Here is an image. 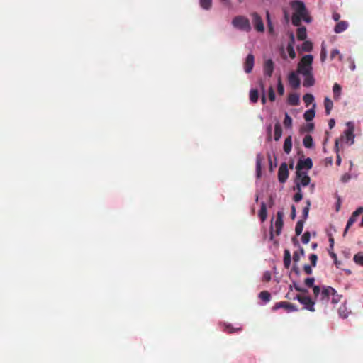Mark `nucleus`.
I'll return each instance as SVG.
<instances>
[{
	"label": "nucleus",
	"instance_id": "b1692460",
	"mask_svg": "<svg viewBox=\"0 0 363 363\" xmlns=\"http://www.w3.org/2000/svg\"><path fill=\"white\" fill-rule=\"evenodd\" d=\"M284 150L286 154H289L291 151L292 148V138L291 136H288L284 143Z\"/></svg>",
	"mask_w": 363,
	"mask_h": 363
},
{
	"label": "nucleus",
	"instance_id": "7c9ffc66",
	"mask_svg": "<svg viewBox=\"0 0 363 363\" xmlns=\"http://www.w3.org/2000/svg\"><path fill=\"white\" fill-rule=\"evenodd\" d=\"M294 189L297 190V193L294 196L293 199L295 202H298L303 199V194L301 193L300 183H298V182L296 183V186L294 188Z\"/></svg>",
	"mask_w": 363,
	"mask_h": 363
},
{
	"label": "nucleus",
	"instance_id": "4c0bfd02",
	"mask_svg": "<svg viewBox=\"0 0 363 363\" xmlns=\"http://www.w3.org/2000/svg\"><path fill=\"white\" fill-rule=\"evenodd\" d=\"M200 6L205 10H209L212 6V0H200Z\"/></svg>",
	"mask_w": 363,
	"mask_h": 363
},
{
	"label": "nucleus",
	"instance_id": "13d9d810",
	"mask_svg": "<svg viewBox=\"0 0 363 363\" xmlns=\"http://www.w3.org/2000/svg\"><path fill=\"white\" fill-rule=\"evenodd\" d=\"M303 270L308 275L311 274L312 272H313L311 267L310 265H308V264H305L304 265Z\"/></svg>",
	"mask_w": 363,
	"mask_h": 363
},
{
	"label": "nucleus",
	"instance_id": "f3484780",
	"mask_svg": "<svg viewBox=\"0 0 363 363\" xmlns=\"http://www.w3.org/2000/svg\"><path fill=\"white\" fill-rule=\"evenodd\" d=\"M304 79L303 82V86L304 87H311L315 84V80L313 77V72H311L307 74H303Z\"/></svg>",
	"mask_w": 363,
	"mask_h": 363
},
{
	"label": "nucleus",
	"instance_id": "ddd939ff",
	"mask_svg": "<svg viewBox=\"0 0 363 363\" xmlns=\"http://www.w3.org/2000/svg\"><path fill=\"white\" fill-rule=\"evenodd\" d=\"M347 129L345 130V140L347 143H354V125L352 122L347 123Z\"/></svg>",
	"mask_w": 363,
	"mask_h": 363
},
{
	"label": "nucleus",
	"instance_id": "79ce46f5",
	"mask_svg": "<svg viewBox=\"0 0 363 363\" xmlns=\"http://www.w3.org/2000/svg\"><path fill=\"white\" fill-rule=\"evenodd\" d=\"M277 92L281 96H282L284 93V87L282 84L281 77H279L277 80Z\"/></svg>",
	"mask_w": 363,
	"mask_h": 363
},
{
	"label": "nucleus",
	"instance_id": "0e129e2a",
	"mask_svg": "<svg viewBox=\"0 0 363 363\" xmlns=\"http://www.w3.org/2000/svg\"><path fill=\"white\" fill-rule=\"evenodd\" d=\"M292 270L297 274V275H299L300 274V270H299V268L296 265V264L294 263V266H293V268H292Z\"/></svg>",
	"mask_w": 363,
	"mask_h": 363
},
{
	"label": "nucleus",
	"instance_id": "ea45409f",
	"mask_svg": "<svg viewBox=\"0 0 363 363\" xmlns=\"http://www.w3.org/2000/svg\"><path fill=\"white\" fill-rule=\"evenodd\" d=\"M303 100L306 105L308 106L309 104L313 102L314 97L311 94H306L303 97Z\"/></svg>",
	"mask_w": 363,
	"mask_h": 363
},
{
	"label": "nucleus",
	"instance_id": "423d86ee",
	"mask_svg": "<svg viewBox=\"0 0 363 363\" xmlns=\"http://www.w3.org/2000/svg\"><path fill=\"white\" fill-rule=\"evenodd\" d=\"M335 290L333 288L330 286L324 287L321 291L318 300L323 301V303H327L330 299L331 295H335Z\"/></svg>",
	"mask_w": 363,
	"mask_h": 363
},
{
	"label": "nucleus",
	"instance_id": "2f4dec72",
	"mask_svg": "<svg viewBox=\"0 0 363 363\" xmlns=\"http://www.w3.org/2000/svg\"><path fill=\"white\" fill-rule=\"evenodd\" d=\"M303 145L306 148H311L313 147V138L310 135H307L304 137L303 140Z\"/></svg>",
	"mask_w": 363,
	"mask_h": 363
},
{
	"label": "nucleus",
	"instance_id": "e2e57ef3",
	"mask_svg": "<svg viewBox=\"0 0 363 363\" xmlns=\"http://www.w3.org/2000/svg\"><path fill=\"white\" fill-rule=\"evenodd\" d=\"M291 218L292 220H294V219H295V218H296V207L293 205V206H291Z\"/></svg>",
	"mask_w": 363,
	"mask_h": 363
},
{
	"label": "nucleus",
	"instance_id": "bb28decb",
	"mask_svg": "<svg viewBox=\"0 0 363 363\" xmlns=\"http://www.w3.org/2000/svg\"><path fill=\"white\" fill-rule=\"evenodd\" d=\"M282 135V128L279 122L276 123L274 125V140L278 141Z\"/></svg>",
	"mask_w": 363,
	"mask_h": 363
},
{
	"label": "nucleus",
	"instance_id": "a19ab883",
	"mask_svg": "<svg viewBox=\"0 0 363 363\" xmlns=\"http://www.w3.org/2000/svg\"><path fill=\"white\" fill-rule=\"evenodd\" d=\"M242 330L241 328H233L230 325H225L224 331L228 333H233L238 331H240Z\"/></svg>",
	"mask_w": 363,
	"mask_h": 363
},
{
	"label": "nucleus",
	"instance_id": "5fc2aeb1",
	"mask_svg": "<svg viewBox=\"0 0 363 363\" xmlns=\"http://www.w3.org/2000/svg\"><path fill=\"white\" fill-rule=\"evenodd\" d=\"M271 273L268 271L265 272L263 274L262 279L264 281L268 282L271 280Z\"/></svg>",
	"mask_w": 363,
	"mask_h": 363
},
{
	"label": "nucleus",
	"instance_id": "f03ea898",
	"mask_svg": "<svg viewBox=\"0 0 363 363\" xmlns=\"http://www.w3.org/2000/svg\"><path fill=\"white\" fill-rule=\"evenodd\" d=\"M291 5L294 10V14H297L301 16L302 19L307 23H310L311 21V18L308 15L307 9L303 1H294L291 2Z\"/></svg>",
	"mask_w": 363,
	"mask_h": 363
},
{
	"label": "nucleus",
	"instance_id": "37998d69",
	"mask_svg": "<svg viewBox=\"0 0 363 363\" xmlns=\"http://www.w3.org/2000/svg\"><path fill=\"white\" fill-rule=\"evenodd\" d=\"M292 23L295 26H299L301 24V21L303 20L302 17L297 15V14H293L292 16Z\"/></svg>",
	"mask_w": 363,
	"mask_h": 363
},
{
	"label": "nucleus",
	"instance_id": "338daca9",
	"mask_svg": "<svg viewBox=\"0 0 363 363\" xmlns=\"http://www.w3.org/2000/svg\"><path fill=\"white\" fill-rule=\"evenodd\" d=\"M329 242H330V250H333V246H334V238L332 236H330Z\"/></svg>",
	"mask_w": 363,
	"mask_h": 363
},
{
	"label": "nucleus",
	"instance_id": "aec40b11",
	"mask_svg": "<svg viewBox=\"0 0 363 363\" xmlns=\"http://www.w3.org/2000/svg\"><path fill=\"white\" fill-rule=\"evenodd\" d=\"M348 23L345 21H339L334 28L336 33H340L348 28Z\"/></svg>",
	"mask_w": 363,
	"mask_h": 363
},
{
	"label": "nucleus",
	"instance_id": "412c9836",
	"mask_svg": "<svg viewBox=\"0 0 363 363\" xmlns=\"http://www.w3.org/2000/svg\"><path fill=\"white\" fill-rule=\"evenodd\" d=\"M300 99L299 95L295 93L290 94L288 96V103L291 106H298L299 104Z\"/></svg>",
	"mask_w": 363,
	"mask_h": 363
},
{
	"label": "nucleus",
	"instance_id": "4be33fe9",
	"mask_svg": "<svg viewBox=\"0 0 363 363\" xmlns=\"http://www.w3.org/2000/svg\"><path fill=\"white\" fill-rule=\"evenodd\" d=\"M315 104H314L313 105L312 108L307 110L304 113L303 118L306 121H311L314 118L315 115Z\"/></svg>",
	"mask_w": 363,
	"mask_h": 363
},
{
	"label": "nucleus",
	"instance_id": "3c124183",
	"mask_svg": "<svg viewBox=\"0 0 363 363\" xmlns=\"http://www.w3.org/2000/svg\"><path fill=\"white\" fill-rule=\"evenodd\" d=\"M269 99L271 101L275 100V93L272 86H270L269 89Z\"/></svg>",
	"mask_w": 363,
	"mask_h": 363
},
{
	"label": "nucleus",
	"instance_id": "774afa93",
	"mask_svg": "<svg viewBox=\"0 0 363 363\" xmlns=\"http://www.w3.org/2000/svg\"><path fill=\"white\" fill-rule=\"evenodd\" d=\"M335 122L334 119H330L328 123L329 128L332 129L335 126Z\"/></svg>",
	"mask_w": 363,
	"mask_h": 363
},
{
	"label": "nucleus",
	"instance_id": "393cba45",
	"mask_svg": "<svg viewBox=\"0 0 363 363\" xmlns=\"http://www.w3.org/2000/svg\"><path fill=\"white\" fill-rule=\"evenodd\" d=\"M291 262V253L289 250H284V265L286 269H289Z\"/></svg>",
	"mask_w": 363,
	"mask_h": 363
},
{
	"label": "nucleus",
	"instance_id": "c85d7f7f",
	"mask_svg": "<svg viewBox=\"0 0 363 363\" xmlns=\"http://www.w3.org/2000/svg\"><path fill=\"white\" fill-rule=\"evenodd\" d=\"M324 106L326 115H330V111L333 107V103L328 97L325 98Z\"/></svg>",
	"mask_w": 363,
	"mask_h": 363
},
{
	"label": "nucleus",
	"instance_id": "4468645a",
	"mask_svg": "<svg viewBox=\"0 0 363 363\" xmlns=\"http://www.w3.org/2000/svg\"><path fill=\"white\" fill-rule=\"evenodd\" d=\"M298 73H296L294 72H291L288 77V80L290 86L294 89H297L300 86L301 81L298 78Z\"/></svg>",
	"mask_w": 363,
	"mask_h": 363
},
{
	"label": "nucleus",
	"instance_id": "4d7b16f0",
	"mask_svg": "<svg viewBox=\"0 0 363 363\" xmlns=\"http://www.w3.org/2000/svg\"><path fill=\"white\" fill-rule=\"evenodd\" d=\"M301 255L298 251H296L293 255V260L295 264H296L300 260Z\"/></svg>",
	"mask_w": 363,
	"mask_h": 363
},
{
	"label": "nucleus",
	"instance_id": "49530a36",
	"mask_svg": "<svg viewBox=\"0 0 363 363\" xmlns=\"http://www.w3.org/2000/svg\"><path fill=\"white\" fill-rule=\"evenodd\" d=\"M311 235L308 231L305 232L301 237V241L304 244H307L310 241Z\"/></svg>",
	"mask_w": 363,
	"mask_h": 363
},
{
	"label": "nucleus",
	"instance_id": "69168bd1",
	"mask_svg": "<svg viewBox=\"0 0 363 363\" xmlns=\"http://www.w3.org/2000/svg\"><path fill=\"white\" fill-rule=\"evenodd\" d=\"M333 18L335 21H339L340 18V15L338 13H336L335 12L333 14Z\"/></svg>",
	"mask_w": 363,
	"mask_h": 363
},
{
	"label": "nucleus",
	"instance_id": "f257e3e1",
	"mask_svg": "<svg viewBox=\"0 0 363 363\" xmlns=\"http://www.w3.org/2000/svg\"><path fill=\"white\" fill-rule=\"evenodd\" d=\"M313 57L311 55H306L300 60L297 65V73L299 74H307L313 72Z\"/></svg>",
	"mask_w": 363,
	"mask_h": 363
},
{
	"label": "nucleus",
	"instance_id": "09e8293b",
	"mask_svg": "<svg viewBox=\"0 0 363 363\" xmlns=\"http://www.w3.org/2000/svg\"><path fill=\"white\" fill-rule=\"evenodd\" d=\"M314 281H315V279L313 277H308V278H306L304 281V284L308 286V287H313V284H314Z\"/></svg>",
	"mask_w": 363,
	"mask_h": 363
},
{
	"label": "nucleus",
	"instance_id": "864d4df0",
	"mask_svg": "<svg viewBox=\"0 0 363 363\" xmlns=\"http://www.w3.org/2000/svg\"><path fill=\"white\" fill-rule=\"evenodd\" d=\"M314 129V124L313 123H309L306 125L303 128V130L306 132H311Z\"/></svg>",
	"mask_w": 363,
	"mask_h": 363
},
{
	"label": "nucleus",
	"instance_id": "e433bc0d",
	"mask_svg": "<svg viewBox=\"0 0 363 363\" xmlns=\"http://www.w3.org/2000/svg\"><path fill=\"white\" fill-rule=\"evenodd\" d=\"M313 49V43L311 41H304L301 45V50L304 52H310Z\"/></svg>",
	"mask_w": 363,
	"mask_h": 363
},
{
	"label": "nucleus",
	"instance_id": "6ab92c4d",
	"mask_svg": "<svg viewBox=\"0 0 363 363\" xmlns=\"http://www.w3.org/2000/svg\"><path fill=\"white\" fill-rule=\"evenodd\" d=\"M263 160V155L262 154H257L256 157V174L257 178H259L261 177L262 162Z\"/></svg>",
	"mask_w": 363,
	"mask_h": 363
},
{
	"label": "nucleus",
	"instance_id": "473e14b6",
	"mask_svg": "<svg viewBox=\"0 0 363 363\" xmlns=\"http://www.w3.org/2000/svg\"><path fill=\"white\" fill-rule=\"evenodd\" d=\"M258 297L259 298L267 303L270 301L271 294L267 291H262L259 294Z\"/></svg>",
	"mask_w": 363,
	"mask_h": 363
},
{
	"label": "nucleus",
	"instance_id": "dca6fc26",
	"mask_svg": "<svg viewBox=\"0 0 363 363\" xmlns=\"http://www.w3.org/2000/svg\"><path fill=\"white\" fill-rule=\"evenodd\" d=\"M274 71V62L271 59L264 62V75L271 77Z\"/></svg>",
	"mask_w": 363,
	"mask_h": 363
},
{
	"label": "nucleus",
	"instance_id": "39448f33",
	"mask_svg": "<svg viewBox=\"0 0 363 363\" xmlns=\"http://www.w3.org/2000/svg\"><path fill=\"white\" fill-rule=\"evenodd\" d=\"M297 300L304 306V308L311 312L315 311L314 304L315 302L312 301L311 298L308 296L296 295Z\"/></svg>",
	"mask_w": 363,
	"mask_h": 363
},
{
	"label": "nucleus",
	"instance_id": "7ed1b4c3",
	"mask_svg": "<svg viewBox=\"0 0 363 363\" xmlns=\"http://www.w3.org/2000/svg\"><path fill=\"white\" fill-rule=\"evenodd\" d=\"M232 25L234 28L242 31L250 32L251 26L249 19L244 16H236L232 20Z\"/></svg>",
	"mask_w": 363,
	"mask_h": 363
},
{
	"label": "nucleus",
	"instance_id": "5701e85b",
	"mask_svg": "<svg viewBox=\"0 0 363 363\" xmlns=\"http://www.w3.org/2000/svg\"><path fill=\"white\" fill-rule=\"evenodd\" d=\"M267 216V206L264 202L261 203V208L259 211V217L262 222H264Z\"/></svg>",
	"mask_w": 363,
	"mask_h": 363
},
{
	"label": "nucleus",
	"instance_id": "de8ad7c7",
	"mask_svg": "<svg viewBox=\"0 0 363 363\" xmlns=\"http://www.w3.org/2000/svg\"><path fill=\"white\" fill-rule=\"evenodd\" d=\"M313 294H314L315 300L318 301L319 296L321 293L320 287L318 286H313Z\"/></svg>",
	"mask_w": 363,
	"mask_h": 363
},
{
	"label": "nucleus",
	"instance_id": "c03bdc74",
	"mask_svg": "<svg viewBox=\"0 0 363 363\" xmlns=\"http://www.w3.org/2000/svg\"><path fill=\"white\" fill-rule=\"evenodd\" d=\"M284 125L286 128H291L292 125V118L290 117V116L287 113H285Z\"/></svg>",
	"mask_w": 363,
	"mask_h": 363
},
{
	"label": "nucleus",
	"instance_id": "a878e982",
	"mask_svg": "<svg viewBox=\"0 0 363 363\" xmlns=\"http://www.w3.org/2000/svg\"><path fill=\"white\" fill-rule=\"evenodd\" d=\"M338 313L340 317H342L343 318H346L348 317L349 314L350 313V311L348 310V308L345 304H342L338 308Z\"/></svg>",
	"mask_w": 363,
	"mask_h": 363
},
{
	"label": "nucleus",
	"instance_id": "58836bf2",
	"mask_svg": "<svg viewBox=\"0 0 363 363\" xmlns=\"http://www.w3.org/2000/svg\"><path fill=\"white\" fill-rule=\"evenodd\" d=\"M354 262L363 267V252H359L354 256Z\"/></svg>",
	"mask_w": 363,
	"mask_h": 363
},
{
	"label": "nucleus",
	"instance_id": "9d476101",
	"mask_svg": "<svg viewBox=\"0 0 363 363\" xmlns=\"http://www.w3.org/2000/svg\"><path fill=\"white\" fill-rule=\"evenodd\" d=\"M289 177V170L287 164L286 162L282 163L278 171V179L280 183H284L287 180Z\"/></svg>",
	"mask_w": 363,
	"mask_h": 363
},
{
	"label": "nucleus",
	"instance_id": "20e7f679",
	"mask_svg": "<svg viewBox=\"0 0 363 363\" xmlns=\"http://www.w3.org/2000/svg\"><path fill=\"white\" fill-rule=\"evenodd\" d=\"M283 216H284V213L282 212H281V211L277 212V218H276L275 223H274L275 229L274 230L273 225H271V229H270L271 230V231H270L271 238H272L274 232L275 233L276 235H279L281 233L282 228H283V225H284Z\"/></svg>",
	"mask_w": 363,
	"mask_h": 363
},
{
	"label": "nucleus",
	"instance_id": "f704fd0d",
	"mask_svg": "<svg viewBox=\"0 0 363 363\" xmlns=\"http://www.w3.org/2000/svg\"><path fill=\"white\" fill-rule=\"evenodd\" d=\"M303 223H304L303 220H300L296 223V228H295V232H296V235L297 236H298L301 234V233L303 231Z\"/></svg>",
	"mask_w": 363,
	"mask_h": 363
},
{
	"label": "nucleus",
	"instance_id": "0eeeda50",
	"mask_svg": "<svg viewBox=\"0 0 363 363\" xmlns=\"http://www.w3.org/2000/svg\"><path fill=\"white\" fill-rule=\"evenodd\" d=\"M363 213V207H359L356 211H354L349 220H347V223L346 228L343 233V236H345L347 230L350 228L357 221V217Z\"/></svg>",
	"mask_w": 363,
	"mask_h": 363
},
{
	"label": "nucleus",
	"instance_id": "603ef678",
	"mask_svg": "<svg viewBox=\"0 0 363 363\" xmlns=\"http://www.w3.org/2000/svg\"><path fill=\"white\" fill-rule=\"evenodd\" d=\"M337 55H340V60H342V56L340 55V51L337 49L333 50L331 53H330V58L333 60Z\"/></svg>",
	"mask_w": 363,
	"mask_h": 363
},
{
	"label": "nucleus",
	"instance_id": "f8f14e48",
	"mask_svg": "<svg viewBox=\"0 0 363 363\" xmlns=\"http://www.w3.org/2000/svg\"><path fill=\"white\" fill-rule=\"evenodd\" d=\"M313 167L312 160L309 157L305 160H300L296 165V172H303L302 169H311Z\"/></svg>",
	"mask_w": 363,
	"mask_h": 363
},
{
	"label": "nucleus",
	"instance_id": "a18cd8bd",
	"mask_svg": "<svg viewBox=\"0 0 363 363\" xmlns=\"http://www.w3.org/2000/svg\"><path fill=\"white\" fill-rule=\"evenodd\" d=\"M327 57V50L325 46L324 43L321 45V51H320V60L321 62H324Z\"/></svg>",
	"mask_w": 363,
	"mask_h": 363
},
{
	"label": "nucleus",
	"instance_id": "680f3d73",
	"mask_svg": "<svg viewBox=\"0 0 363 363\" xmlns=\"http://www.w3.org/2000/svg\"><path fill=\"white\" fill-rule=\"evenodd\" d=\"M351 179V177L349 174H345L342 178H341V181L342 182H348L350 179Z\"/></svg>",
	"mask_w": 363,
	"mask_h": 363
},
{
	"label": "nucleus",
	"instance_id": "6e6552de",
	"mask_svg": "<svg viewBox=\"0 0 363 363\" xmlns=\"http://www.w3.org/2000/svg\"><path fill=\"white\" fill-rule=\"evenodd\" d=\"M251 16L255 30L258 32H264V26L261 16L257 12L252 13Z\"/></svg>",
	"mask_w": 363,
	"mask_h": 363
},
{
	"label": "nucleus",
	"instance_id": "6e6d98bb",
	"mask_svg": "<svg viewBox=\"0 0 363 363\" xmlns=\"http://www.w3.org/2000/svg\"><path fill=\"white\" fill-rule=\"evenodd\" d=\"M340 296L337 295L336 294V292L335 293V295H331L330 298H331V301L333 303H337L340 301Z\"/></svg>",
	"mask_w": 363,
	"mask_h": 363
},
{
	"label": "nucleus",
	"instance_id": "c9c22d12",
	"mask_svg": "<svg viewBox=\"0 0 363 363\" xmlns=\"http://www.w3.org/2000/svg\"><path fill=\"white\" fill-rule=\"evenodd\" d=\"M310 206H311V201L309 200H308L306 201V206L303 208V211H302V214H303L302 217H303V220H306L308 217Z\"/></svg>",
	"mask_w": 363,
	"mask_h": 363
},
{
	"label": "nucleus",
	"instance_id": "c756f323",
	"mask_svg": "<svg viewBox=\"0 0 363 363\" xmlns=\"http://www.w3.org/2000/svg\"><path fill=\"white\" fill-rule=\"evenodd\" d=\"M342 88L340 84L335 83L333 87V98L335 100H338L341 94Z\"/></svg>",
	"mask_w": 363,
	"mask_h": 363
},
{
	"label": "nucleus",
	"instance_id": "052dcab7",
	"mask_svg": "<svg viewBox=\"0 0 363 363\" xmlns=\"http://www.w3.org/2000/svg\"><path fill=\"white\" fill-rule=\"evenodd\" d=\"M348 61H349V68L352 70V71H354L355 69H356V66H355V63L354 62V60L351 58H349L348 59Z\"/></svg>",
	"mask_w": 363,
	"mask_h": 363
},
{
	"label": "nucleus",
	"instance_id": "9b49d317",
	"mask_svg": "<svg viewBox=\"0 0 363 363\" xmlns=\"http://www.w3.org/2000/svg\"><path fill=\"white\" fill-rule=\"evenodd\" d=\"M311 179L305 172H296V182L300 183V186H306L310 183Z\"/></svg>",
	"mask_w": 363,
	"mask_h": 363
},
{
	"label": "nucleus",
	"instance_id": "a211bd4d",
	"mask_svg": "<svg viewBox=\"0 0 363 363\" xmlns=\"http://www.w3.org/2000/svg\"><path fill=\"white\" fill-rule=\"evenodd\" d=\"M294 36L293 33L290 35V43L287 45V51L289 57L291 59H294L296 57V52L294 49Z\"/></svg>",
	"mask_w": 363,
	"mask_h": 363
},
{
	"label": "nucleus",
	"instance_id": "2eb2a0df",
	"mask_svg": "<svg viewBox=\"0 0 363 363\" xmlns=\"http://www.w3.org/2000/svg\"><path fill=\"white\" fill-rule=\"evenodd\" d=\"M255 64V57L252 54L247 55L244 63V69L246 73H250L252 71Z\"/></svg>",
	"mask_w": 363,
	"mask_h": 363
},
{
	"label": "nucleus",
	"instance_id": "8fccbe9b",
	"mask_svg": "<svg viewBox=\"0 0 363 363\" xmlns=\"http://www.w3.org/2000/svg\"><path fill=\"white\" fill-rule=\"evenodd\" d=\"M309 259L311 262L312 266L315 267L318 260V256L315 254H311L309 256Z\"/></svg>",
	"mask_w": 363,
	"mask_h": 363
},
{
	"label": "nucleus",
	"instance_id": "72a5a7b5",
	"mask_svg": "<svg viewBox=\"0 0 363 363\" xmlns=\"http://www.w3.org/2000/svg\"><path fill=\"white\" fill-rule=\"evenodd\" d=\"M259 99V92L257 89H251L250 91V100L252 103L257 102Z\"/></svg>",
	"mask_w": 363,
	"mask_h": 363
},
{
	"label": "nucleus",
	"instance_id": "cd10ccee",
	"mask_svg": "<svg viewBox=\"0 0 363 363\" xmlns=\"http://www.w3.org/2000/svg\"><path fill=\"white\" fill-rule=\"evenodd\" d=\"M296 34L298 40H304L307 38L306 28L303 26L298 28Z\"/></svg>",
	"mask_w": 363,
	"mask_h": 363
},
{
	"label": "nucleus",
	"instance_id": "bf43d9fd",
	"mask_svg": "<svg viewBox=\"0 0 363 363\" xmlns=\"http://www.w3.org/2000/svg\"><path fill=\"white\" fill-rule=\"evenodd\" d=\"M292 291H289L286 294V298L287 299H290V300H297L296 298V295H294L292 293Z\"/></svg>",
	"mask_w": 363,
	"mask_h": 363
},
{
	"label": "nucleus",
	"instance_id": "1a4fd4ad",
	"mask_svg": "<svg viewBox=\"0 0 363 363\" xmlns=\"http://www.w3.org/2000/svg\"><path fill=\"white\" fill-rule=\"evenodd\" d=\"M279 308H284L289 312L298 311V308L295 305L286 301L277 302L272 308L274 311L278 310Z\"/></svg>",
	"mask_w": 363,
	"mask_h": 363
}]
</instances>
